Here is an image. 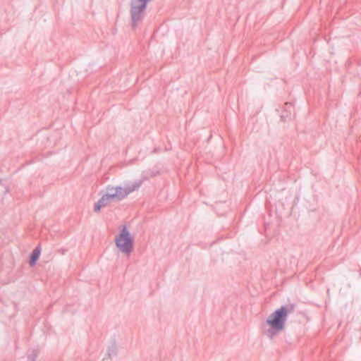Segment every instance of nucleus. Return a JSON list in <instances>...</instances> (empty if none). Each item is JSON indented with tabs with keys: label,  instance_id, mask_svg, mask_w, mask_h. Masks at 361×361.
<instances>
[{
	"label": "nucleus",
	"instance_id": "1a4fd4ad",
	"mask_svg": "<svg viewBox=\"0 0 361 361\" xmlns=\"http://www.w3.org/2000/svg\"><path fill=\"white\" fill-rule=\"evenodd\" d=\"M115 187L112 185H107L106 188V194L105 195H111L114 194V192L115 191Z\"/></svg>",
	"mask_w": 361,
	"mask_h": 361
},
{
	"label": "nucleus",
	"instance_id": "39448f33",
	"mask_svg": "<svg viewBox=\"0 0 361 361\" xmlns=\"http://www.w3.org/2000/svg\"><path fill=\"white\" fill-rule=\"evenodd\" d=\"M41 254V247L39 245L37 246L32 252L30 256L29 264L33 267L36 264Z\"/></svg>",
	"mask_w": 361,
	"mask_h": 361
},
{
	"label": "nucleus",
	"instance_id": "9d476101",
	"mask_svg": "<svg viewBox=\"0 0 361 361\" xmlns=\"http://www.w3.org/2000/svg\"><path fill=\"white\" fill-rule=\"evenodd\" d=\"M106 360V357H104V358H103V361H105Z\"/></svg>",
	"mask_w": 361,
	"mask_h": 361
},
{
	"label": "nucleus",
	"instance_id": "0eeeda50",
	"mask_svg": "<svg viewBox=\"0 0 361 361\" xmlns=\"http://www.w3.org/2000/svg\"><path fill=\"white\" fill-rule=\"evenodd\" d=\"M117 355V347L115 343H112L110 346H109L106 355L109 358H111L112 357H115Z\"/></svg>",
	"mask_w": 361,
	"mask_h": 361
},
{
	"label": "nucleus",
	"instance_id": "f03ea898",
	"mask_svg": "<svg viewBox=\"0 0 361 361\" xmlns=\"http://www.w3.org/2000/svg\"><path fill=\"white\" fill-rule=\"evenodd\" d=\"M133 237L126 225H123L120 233L115 237L116 246L123 253L129 255L133 249Z\"/></svg>",
	"mask_w": 361,
	"mask_h": 361
},
{
	"label": "nucleus",
	"instance_id": "423d86ee",
	"mask_svg": "<svg viewBox=\"0 0 361 361\" xmlns=\"http://www.w3.org/2000/svg\"><path fill=\"white\" fill-rule=\"evenodd\" d=\"M284 111L281 115L282 121H286V119L290 118L291 111L293 109V106L290 103H286L284 104Z\"/></svg>",
	"mask_w": 361,
	"mask_h": 361
},
{
	"label": "nucleus",
	"instance_id": "7ed1b4c3",
	"mask_svg": "<svg viewBox=\"0 0 361 361\" xmlns=\"http://www.w3.org/2000/svg\"><path fill=\"white\" fill-rule=\"evenodd\" d=\"M142 184L141 180L134 182L131 185H126L125 187L116 186L112 197L114 200H121L126 197L130 193L137 190Z\"/></svg>",
	"mask_w": 361,
	"mask_h": 361
},
{
	"label": "nucleus",
	"instance_id": "6e6552de",
	"mask_svg": "<svg viewBox=\"0 0 361 361\" xmlns=\"http://www.w3.org/2000/svg\"><path fill=\"white\" fill-rule=\"evenodd\" d=\"M38 354H39L38 350L32 349L27 354V361H36Z\"/></svg>",
	"mask_w": 361,
	"mask_h": 361
},
{
	"label": "nucleus",
	"instance_id": "f257e3e1",
	"mask_svg": "<svg viewBox=\"0 0 361 361\" xmlns=\"http://www.w3.org/2000/svg\"><path fill=\"white\" fill-rule=\"evenodd\" d=\"M295 305H283L271 313L266 320L269 328L264 330V334L269 338H273L285 328L288 314L295 311Z\"/></svg>",
	"mask_w": 361,
	"mask_h": 361
},
{
	"label": "nucleus",
	"instance_id": "20e7f679",
	"mask_svg": "<svg viewBox=\"0 0 361 361\" xmlns=\"http://www.w3.org/2000/svg\"><path fill=\"white\" fill-rule=\"evenodd\" d=\"M112 195H103L101 198L94 204V211L99 212L102 207L107 206L114 198Z\"/></svg>",
	"mask_w": 361,
	"mask_h": 361
}]
</instances>
